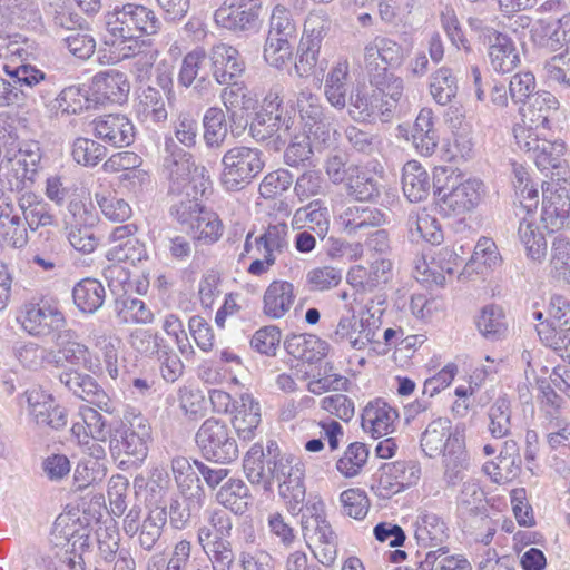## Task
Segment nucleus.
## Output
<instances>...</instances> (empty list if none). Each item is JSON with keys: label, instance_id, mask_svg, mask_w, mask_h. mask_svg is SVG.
Returning <instances> with one entry per match:
<instances>
[{"label": "nucleus", "instance_id": "4d7b16f0", "mask_svg": "<svg viewBox=\"0 0 570 570\" xmlns=\"http://www.w3.org/2000/svg\"><path fill=\"white\" fill-rule=\"evenodd\" d=\"M421 570H471V564L463 556L449 553L448 547H439L425 554L420 562Z\"/></svg>", "mask_w": 570, "mask_h": 570}, {"label": "nucleus", "instance_id": "de8ad7c7", "mask_svg": "<svg viewBox=\"0 0 570 570\" xmlns=\"http://www.w3.org/2000/svg\"><path fill=\"white\" fill-rule=\"evenodd\" d=\"M249 500V488L240 479H228L216 492V501L238 515L247 511Z\"/></svg>", "mask_w": 570, "mask_h": 570}, {"label": "nucleus", "instance_id": "7c9ffc66", "mask_svg": "<svg viewBox=\"0 0 570 570\" xmlns=\"http://www.w3.org/2000/svg\"><path fill=\"white\" fill-rule=\"evenodd\" d=\"M439 262L448 259L445 265H438L434 261L428 263L424 257L415 259V265L412 271L413 278L421 285H445L448 282H452L451 278H446L444 272L452 276L454 273L451 266V259L455 262L459 259L458 255L452 249L445 247L441 248L438 254Z\"/></svg>", "mask_w": 570, "mask_h": 570}, {"label": "nucleus", "instance_id": "774afa93", "mask_svg": "<svg viewBox=\"0 0 570 570\" xmlns=\"http://www.w3.org/2000/svg\"><path fill=\"white\" fill-rule=\"evenodd\" d=\"M370 451L366 444L362 442L351 443L343 456L337 460L336 469L345 478L357 475L368 459Z\"/></svg>", "mask_w": 570, "mask_h": 570}, {"label": "nucleus", "instance_id": "e433bc0d", "mask_svg": "<svg viewBox=\"0 0 570 570\" xmlns=\"http://www.w3.org/2000/svg\"><path fill=\"white\" fill-rule=\"evenodd\" d=\"M489 59L492 69L499 73L511 72L520 62V56L513 40L498 31L489 36Z\"/></svg>", "mask_w": 570, "mask_h": 570}, {"label": "nucleus", "instance_id": "c85d7f7f", "mask_svg": "<svg viewBox=\"0 0 570 570\" xmlns=\"http://www.w3.org/2000/svg\"><path fill=\"white\" fill-rule=\"evenodd\" d=\"M399 419L397 411L382 399L370 402L361 415V425L373 438H380L393 432Z\"/></svg>", "mask_w": 570, "mask_h": 570}, {"label": "nucleus", "instance_id": "9d476101", "mask_svg": "<svg viewBox=\"0 0 570 570\" xmlns=\"http://www.w3.org/2000/svg\"><path fill=\"white\" fill-rule=\"evenodd\" d=\"M261 0H225L216 9V24L236 35L249 36L261 29Z\"/></svg>", "mask_w": 570, "mask_h": 570}, {"label": "nucleus", "instance_id": "f8f14e48", "mask_svg": "<svg viewBox=\"0 0 570 570\" xmlns=\"http://www.w3.org/2000/svg\"><path fill=\"white\" fill-rule=\"evenodd\" d=\"M28 403V413L39 428L60 430L68 423L67 410L59 405L51 394L41 389H31L24 392Z\"/></svg>", "mask_w": 570, "mask_h": 570}, {"label": "nucleus", "instance_id": "2f4dec72", "mask_svg": "<svg viewBox=\"0 0 570 570\" xmlns=\"http://www.w3.org/2000/svg\"><path fill=\"white\" fill-rule=\"evenodd\" d=\"M399 129L405 132L406 139L412 141L415 149L422 156H431L435 151L439 144V135L434 128L431 109H422L410 129L403 126H399Z\"/></svg>", "mask_w": 570, "mask_h": 570}, {"label": "nucleus", "instance_id": "37998d69", "mask_svg": "<svg viewBox=\"0 0 570 570\" xmlns=\"http://www.w3.org/2000/svg\"><path fill=\"white\" fill-rule=\"evenodd\" d=\"M307 224L308 229L323 240L330 229L328 209L321 206L320 200L311 202L307 206L298 208L293 217V228L302 229Z\"/></svg>", "mask_w": 570, "mask_h": 570}, {"label": "nucleus", "instance_id": "f257e3e1", "mask_svg": "<svg viewBox=\"0 0 570 570\" xmlns=\"http://www.w3.org/2000/svg\"><path fill=\"white\" fill-rule=\"evenodd\" d=\"M161 28L163 22L151 8L128 2L116 6L107 14L104 42L107 46L121 45L132 38L157 35Z\"/></svg>", "mask_w": 570, "mask_h": 570}, {"label": "nucleus", "instance_id": "1a4fd4ad", "mask_svg": "<svg viewBox=\"0 0 570 570\" xmlns=\"http://www.w3.org/2000/svg\"><path fill=\"white\" fill-rule=\"evenodd\" d=\"M550 131L534 132L524 127H514L513 135L518 147L533 159L541 171L560 170L567 163L563 158L566 144L560 139H550Z\"/></svg>", "mask_w": 570, "mask_h": 570}, {"label": "nucleus", "instance_id": "79ce46f5", "mask_svg": "<svg viewBox=\"0 0 570 570\" xmlns=\"http://www.w3.org/2000/svg\"><path fill=\"white\" fill-rule=\"evenodd\" d=\"M382 104L374 92L368 94L357 89L351 94L347 112L354 121L374 124L380 120L382 122Z\"/></svg>", "mask_w": 570, "mask_h": 570}, {"label": "nucleus", "instance_id": "aec40b11", "mask_svg": "<svg viewBox=\"0 0 570 570\" xmlns=\"http://www.w3.org/2000/svg\"><path fill=\"white\" fill-rule=\"evenodd\" d=\"M367 73L370 83L374 87L373 92L383 107L382 122H389L393 118L395 109L403 97V79L385 69Z\"/></svg>", "mask_w": 570, "mask_h": 570}, {"label": "nucleus", "instance_id": "ddd939ff", "mask_svg": "<svg viewBox=\"0 0 570 570\" xmlns=\"http://www.w3.org/2000/svg\"><path fill=\"white\" fill-rule=\"evenodd\" d=\"M138 227L136 224L117 226L109 235L110 248L106 257L110 262L130 263L135 265L147 259L145 243L137 237Z\"/></svg>", "mask_w": 570, "mask_h": 570}, {"label": "nucleus", "instance_id": "4be33fe9", "mask_svg": "<svg viewBox=\"0 0 570 570\" xmlns=\"http://www.w3.org/2000/svg\"><path fill=\"white\" fill-rule=\"evenodd\" d=\"M208 57L213 77L219 85L234 82L245 71V61L239 51L227 43L214 45Z\"/></svg>", "mask_w": 570, "mask_h": 570}, {"label": "nucleus", "instance_id": "a211bd4d", "mask_svg": "<svg viewBox=\"0 0 570 570\" xmlns=\"http://www.w3.org/2000/svg\"><path fill=\"white\" fill-rule=\"evenodd\" d=\"M453 436L464 439V428L456 425L452 429V422L448 417H438L431 421L420 438V448L425 456L436 458L450 450Z\"/></svg>", "mask_w": 570, "mask_h": 570}, {"label": "nucleus", "instance_id": "603ef678", "mask_svg": "<svg viewBox=\"0 0 570 570\" xmlns=\"http://www.w3.org/2000/svg\"><path fill=\"white\" fill-rule=\"evenodd\" d=\"M0 237L3 243L13 248H23L29 240L24 222L12 209L0 213Z\"/></svg>", "mask_w": 570, "mask_h": 570}, {"label": "nucleus", "instance_id": "f03ea898", "mask_svg": "<svg viewBox=\"0 0 570 570\" xmlns=\"http://www.w3.org/2000/svg\"><path fill=\"white\" fill-rule=\"evenodd\" d=\"M484 194V185L480 179H464L454 170L445 168L434 173V195L442 210L460 215L472 210Z\"/></svg>", "mask_w": 570, "mask_h": 570}, {"label": "nucleus", "instance_id": "6e6552de", "mask_svg": "<svg viewBox=\"0 0 570 570\" xmlns=\"http://www.w3.org/2000/svg\"><path fill=\"white\" fill-rule=\"evenodd\" d=\"M17 320L30 335L50 337L58 346H61L65 340L73 337L71 330H65L63 314L46 302L26 304Z\"/></svg>", "mask_w": 570, "mask_h": 570}, {"label": "nucleus", "instance_id": "338daca9", "mask_svg": "<svg viewBox=\"0 0 570 570\" xmlns=\"http://www.w3.org/2000/svg\"><path fill=\"white\" fill-rule=\"evenodd\" d=\"M107 155V148L96 140L78 137L71 148L73 160L85 167L97 166Z\"/></svg>", "mask_w": 570, "mask_h": 570}, {"label": "nucleus", "instance_id": "cd10ccee", "mask_svg": "<svg viewBox=\"0 0 570 570\" xmlns=\"http://www.w3.org/2000/svg\"><path fill=\"white\" fill-rule=\"evenodd\" d=\"M4 70L13 79V83L0 77V107L13 105L20 100L17 85L32 88L46 78L43 71L31 65H21L13 69L6 66Z\"/></svg>", "mask_w": 570, "mask_h": 570}, {"label": "nucleus", "instance_id": "052dcab7", "mask_svg": "<svg viewBox=\"0 0 570 570\" xmlns=\"http://www.w3.org/2000/svg\"><path fill=\"white\" fill-rule=\"evenodd\" d=\"M233 521L224 510H214L209 513L208 524L198 529V542L205 543L215 540L230 539Z\"/></svg>", "mask_w": 570, "mask_h": 570}, {"label": "nucleus", "instance_id": "423d86ee", "mask_svg": "<svg viewBox=\"0 0 570 570\" xmlns=\"http://www.w3.org/2000/svg\"><path fill=\"white\" fill-rule=\"evenodd\" d=\"M263 151L248 146H234L222 157L220 184L228 191L249 185L264 169Z\"/></svg>", "mask_w": 570, "mask_h": 570}, {"label": "nucleus", "instance_id": "c756f323", "mask_svg": "<svg viewBox=\"0 0 570 570\" xmlns=\"http://www.w3.org/2000/svg\"><path fill=\"white\" fill-rule=\"evenodd\" d=\"M403 61V48L389 38H376L364 49V62L367 72L397 67Z\"/></svg>", "mask_w": 570, "mask_h": 570}, {"label": "nucleus", "instance_id": "39448f33", "mask_svg": "<svg viewBox=\"0 0 570 570\" xmlns=\"http://www.w3.org/2000/svg\"><path fill=\"white\" fill-rule=\"evenodd\" d=\"M200 455L208 462L229 464L239 456V448L233 430L219 419H206L195 434Z\"/></svg>", "mask_w": 570, "mask_h": 570}, {"label": "nucleus", "instance_id": "6e6d98bb", "mask_svg": "<svg viewBox=\"0 0 570 570\" xmlns=\"http://www.w3.org/2000/svg\"><path fill=\"white\" fill-rule=\"evenodd\" d=\"M293 287H267L263 296V313L269 318L283 317L294 303Z\"/></svg>", "mask_w": 570, "mask_h": 570}, {"label": "nucleus", "instance_id": "20e7f679", "mask_svg": "<svg viewBox=\"0 0 570 570\" xmlns=\"http://www.w3.org/2000/svg\"><path fill=\"white\" fill-rule=\"evenodd\" d=\"M125 420L111 430L109 438L110 454L115 460L120 459L121 464L130 461V459H132V463H141L148 454L150 425L140 414L134 415L132 421H129L127 416H125Z\"/></svg>", "mask_w": 570, "mask_h": 570}, {"label": "nucleus", "instance_id": "ea45409f", "mask_svg": "<svg viewBox=\"0 0 570 570\" xmlns=\"http://www.w3.org/2000/svg\"><path fill=\"white\" fill-rule=\"evenodd\" d=\"M92 88L104 100L122 104L128 98L130 82L124 72L111 69L98 72L92 78Z\"/></svg>", "mask_w": 570, "mask_h": 570}, {"label": "nucleus", "instance_id": "0eeeda50", "mask_svg": "<svg viewBox=\"0 0 570 570\" xmlns=\"http://www.w3.org/2000/svg\"><path fill=\"white\" fill-rule=\"evenodd\" d=\"M161 171L169 181L170 195H180L183 190L194 185L196 178L209 179L206 169L198 167L193 155L180 147L173 136L165 137Z\"/></svg>", "mask_w": 570, "mask_h": 570}, {"label": "nucleus", "instance_id": "a19ab883", "mask_svg": "<svg viewBox=\"0 0 570 570\" xmlns=\"http://www.w3.org/2000/svg\"><path fill=\"white\" fill-rule=\"evenodd\" d=\"M232 423L239 439L250 441L261 423V406L250 394H242L240 404L234 410Z\"/></svg>", "mask_w": 570, "mask_h": 570}, {"label": "nucleus", "instance_id": "c03bdc74", "mask_svg": "<svg viewBox=\"0 0 570 570\" xmlns=\"http://www.w3.org/2000/svg\"><path fill=\"white\" fill-rule=\"evenodd\" d=\"M347 61H338L327 73L324 92L327 101L334 108L342 110L346 107V96L350 89Z\"/></svg>", "mask_w": 570, "mask_h": 570}, {"label": "nucleus", "instance_id": "2eb2a0df", "mask_svg": "<svg viewBox=\"0 0 570 570\" xmlns=\"http://www.w3.org/2000/svg\"><path fill=\"white\" fill-rule=\"evenodd\" d=\"M210 185L207 178H196L191 187H187L180 195H175L177 199L170 206L171 217L185 229L191 230L197 226V222L206 212L200 197Z\"/></svg>", "mask_w": 570, "mask_h": 570}, {"label": "nucleus", "instance_id": "13d9d810", "mask_svg": "<svg viewBox=\"0 0 570 570\" xmlns=\"http://www.w3.org/2000/svg\"><path fill=\"white\" fill-rule=\"evenodd\" d=\"M288 226L284 222L276 224H269L265 232L255 239L257 250H262L266 254H272V257L276 258V255L283 254L288 248Z\"/></svg>", "mask_w": 570, "mask_h": 570}, {"label": "nucleus", "instance_id": "5701e85b", "mask_svg": "<svg viewBox=\"0 0 570 570\" xmlns=\"http://www.w3.org/2000/svg\"><path fill=\"white\" fill-rule=\"evenodd\" d=\"M275 479L279 481L278 493L287 511L294 517L298 515L305 507L306 497L302 464L295 463L284 469V471H278Z\"/></svg>", "mask_w": 570, "mask_h": 570}, {"label": "nucleus", "instance_id": "f3484780", "mask_svg": "<svg viewBox=\"0 0 570 570\" xmlns=\"http://www.w3.org/2000/svg\"><path fill=\"white\" fill-rule=\"evenodd\" d=\"M58 379L77 397L107 413L114 412L109 396L92 376L70 370L61 372Z\"/></svg>", "mask_w": 570, "mask_h": 570}, {"label": "nucleus", "instance_id": "c9c22d12", "mask_svg": "<svg viewBox=\"0 0 570 570\" xmlns=\"http://www.w3.org/2000/svg\"><path fill=\"white\" fill-rule=\"evenodd\" d=\"M542 193L541 220L549 233L561 229L569 222L570 197L562 190Z\"/></svg>", "mask_w": 570, "mask_h": 570}, {"label": "nucleus", "instance_id": "b1692460", "mask_svg": "<svg viewBox=\"0 0 570 570\" xmlns=\"http://www.w3.org/2000/svg\"><path fill=\"white\" fill-rule=\"evenodd\" d=\"M283 100L277 94L269 92L261 110L255 112L250 120L249 136L256 141H265L277 134L282 128V115L279 108Z\"/></svg>", "mask_w": 570, "mask_h": 570}, {"label": "nucleus", "instance_id": "8fccbe9b", "mask_svg": "<svg viewBox=\"0 0 570 570\" xmlns=\"http://www.w3.org/2000/svg\"><path fill=\"white\" fill-rule=\"evenodd\" d=\"M203 138L209 149H219L228 137L225 111L219 107H209L203 116Z\"/></svg>", "mask_w": 570, "mask_h": 570}, {"label": "nucleus", "instance_id": "9b49d317", "mask_svg": "<svg viewBox=\"0 0 570 570\" xmlns=\"http://www.w3.org/2000/svg\"><path fill=\"white\" fill-rule=\"evenodd\" d=\"M304 131L312 135L315 142L327 145L333 130V116L327 114L321 98L309 90H302L296 100Z\"/></svg>", "mask_w": 570, "mask_h": 570}, {"label": "nucleus", "instance_id": "bf43d9fd", "mask_svg": "<svg viewBox=\"0 0 570 570\" xmlns=\"http://www.w3.org/2000/svg\"><path fill=\"white\" fill-rule=\"evenodd\" d=\"M208 58L206 51L199 47L185 55L177 76L178 85L190 88L195 80H198V77L207 72Z\"/></svg>", "mask_w": 570, "mask_h": 570}, {"label": "nucleus", "instance_id": "a18cd8bd", "mask_svg": "<svg viewBox=\"0 0 570 570\" xmlns=\"http://www.w3.org/2000/svg\"><path fill=\"white\" fill-rule=\"evenodd\" d=\"M443 479L449 487H454L463 480L464 471L468 470L470 464L464 439L453 436L450 450L443 454Z\"/></svg>", "mask_w": 570, "mask_h": 570}, {"label": "nucleus", "instance_id": "3c124183", "mask_svg": "<svg viewBox=\"0 0 570 570\" xmlns=\"http://www.w3.org/2000/svg\"><path fill=\"white\" fill-rule=\"evenodd\" d=\"M167 522V509L165 505H156L149 510L138 530L139 546L150 551L161 537L163 528Z\"/></svg>", "mask_w": 570, "mask_h": 570}, {"label": "nucleus", "instance_id": "4c0bfd02", "mask_svg": "<svg viewBox=\"0 0 570 570\" xmlns=\"http://www.w3.org/2000/svg\"><path fill=\"white\" fill-rule=\"evenodd\" d=\"M402 189L411 203L428 198L434 190V178L431 180L426 169L416 160L407 161L402 170Z\"/></svg>", "mask_w": 570, "mask_h": 570}, {"label": "nucleus", "instance_id": "0e129e2a", "mask_svg": "<svg viewBox=\"0 0 570 570\" xmlns=\"http://www.w3.org/2000/svg\"><path fill=\"white\" fill-rule=\"evenodd\" d=\"M296 36L297 27L292 12L284 6H275L269 18L267 38L272 40L279 38L281 40L295 41Z\"/></svg>", "mask_w": 570, "mask_h": 570}, {"label": "nucleus", "instance_id": "bb28decb", "mask_svg": "<svg viewBox=\"0 0 570 570\" xmlns=\"http://www.w3.org/2000/svg\"><path fill=\"white\" fill-rule=\"evenodd\" d=\"M488 512L487 499L483 490L475 481H466L456 498V514L463 527L475 529L478 519Z\"/></svg>", "mask_w": 570, "mask_h": 570}, {"label": "nucleus", "instance_id": "e2e57ef3", "mask_svg": "<svg viewBox=\"0 0 570 570\" xmlns=\"http://www.w3.org/2000/svg\"><path fill=\"white\" fill-rule=\"evenodd\" d=\"M489 432L495 439H502L511 431V403L507 397H498L488 411Z\"/></svg>", "mask_w": 570, "mask_h": 570}, {"label": "nucleus", "instance_id": "473e14b6", "mask_svg": "<svg viewBox=\"0 0 570 570\" xmlns=\"http://www.w3.org/2000/svg\"><path fill=\"white\" fill-rule=\"evenodd\" d=\"M421 478V465L417 461H395L381 466L380 484L397 493L415 485Z\"/></svg>", "mask_w": 570, "mask_h": 570}, {"label": "nucleus", "instance_id": "680f3d73", "mask_svg": "<svg viewBox=\"0 0 570 570\" xmlns=\"http://www.w3.org/2000/svg\"><path fill=\"white\" fill-rule=\"evenodd\" d=\"M90 107L88 91L78 86H69L60 91L53 101V109L66 115H77Z\"/></svg>", "mask_w": 570, "mask_h": 570}, {"label": "nucleus", "instance_id": "4468645a", "mask_svg": "<svg viewBox=\"0 0 570 570\" xmlns=\"http://www.w3.org/2000/svg\"><path fill=\"white\" fill-rule=\"evenodd\" d=\"M337 224L347 236L368 234L372 228H379L387 223L386 214L373 206L348 204L337 215Z\"/></svg>", "mask_w": 570, "mask_h": 570}, {"label": "nucleus", "instance_id": "412c9836", "mask_svg": "<svg viewBox=\"0 0 570 570\" xmlns=\"http://www.w3.org/2000/svg\"><path fill=\"white\" fill-rule=\"evenodd\" d=\"M88 341L102 355L106 370L111 379L118 376V354L122 345L121 338L105 322H91L87 326Z\"/></svg>", "mask_w": 570, "mask_h": 570}, {"label": "nucleus", "instance_id": "69168bd1", "mask_svg": "<svg viewBox=\"0 0 570 570\" xmlns=\"http://www.w3.org/2000/svg\"><path fill=\"white\" fill-rule=\"evenodd\" d=\"M518 235L531 259L541 261L546 256V239L537 232L535 224L533 220L529 219V216L525 215L521 218Z\"/></svg>", "mask_w": 570, "mask_h": 570}, {"label": "nucleus", "instance_id": "7ed1b4c3", "mask_svg": "<svg viewBox=\"0 0 570 570\" xmlns=\"http://www.w3.org/2000/svg\"><path fill=\"white\" fill-rule=\"evenodd\" d=\"M203 556H191V544L180 540L175 544L173 554L164 570H227L235 554L229 539L200 543Z\"/></svg>", "mask_w": 570, "mask_h": 570}, {"label": "nucleus", "instance_id": "09e8293b", "mask_svg": "<svg viewBox=\"0 0 570 570\" xmlns=\"http://www.w3.org/2000/svg\"><path fill=\"white\" fill-rule=\"evenodd\" d=\"M19 208L22 212L24 224L31 230L53 224L49 204L32 193H26L20 197Z\"/></svg>", "mask_w": 570, "mask_h": 570}, {"label": "nucleus", "instance_id": "58836bf2", "mask_svg": "<svg viewBox=\"0 0 570 570\" xmlns=\"http://www.w3.org/2000/svg\"><path fill=\"white\" fill-rule=\"evenodd\" d=\"M284 347L293 357L314 364L325 357L328 344L313 334H291L286 337Z\"/></svg>", "mask_w": 570, "mask_h": 570}, {"label": "nucleus", "instance_id": "72a5a7b5", "mask_svg": "<svg viewBox=\"0 0 570 570\" xmlns=\"http://www.w3.org/2000/svg\"><path fill=\"white\" fill-rule=\"evenodd\" d=\"M299 514H302V533L306 541L315 542L320 539L332 538L334 531L326 520L325 504L322 499H309Z\"/></svg>", "mask_w": 570, "mask_h": 570}, {"label": "nucleus", "instance_id": "864d4df0", "mask_svg": "<svg viewBox=\"0 0 570 570\" xmlns=\"http://www.w3.org/2000/svg\"><path fill=\"white\" fill-rule=\"evenodd\" d=\"M138 99L137 112L144 120H149L154 124L167 121L168 111L159 90L148 86L141 91Z\"/></svg>", "mask_w": 570, "mask_h": 570}, {"label": "nucleus", "instance_id": "393cba45", "mask_svg": "<svg viewBox=\"0 0 570 570\" xmlns=\"http://www.w3.org/2000/svg\"><path fill=\"white\" fill-rule=\"evenodd\" d=\"M205 493L198 484L183 485L180 494L171 499L169 504V522L175 529H184L190 518L198 513L204 504Z\"/></svg>", "mask_w": 570, "mask_h": 570}, {"label": "nucleus", "instance_id": "dca6fc26", "mask_svg": "<svg viewBox=\"0 0 570 570\" xmlns=\"http://www.w3.org/2000/svg\"><path fill=\"white\" fill-rule=\"evenodd\" d=\"M559 100L550 91H537L529 100V106L522 111V124L514 127H524L534 132L551 131L559 114Z\"/></svg>", "mask_w": 570, "mask_h": 570}, {"label": "nucleus", "instance_id": "a878e982", "mask_svg": "<svg viewBox=\"0 0 570 570\" xmlns=\"http://www.w3.org/2000/svg\"><path fill=\"white\" fill-rule=\"evenodd\" d=\"M281 462L267 461L264 446L255 443L245 454L244 472L252 484L261 485L265 491L271 490L272 481L278 473Z\"/></svg>", "mask_w": 570, "mask_h": 570}, {"label": "nucleus", "instance_id": "49530a36", "mask_svg": "<svg viewBox=\"0 0 570 570\" xmlns=\"http://www.w3.org/2000/svg\"><path fill=\"white\" fill-rule=\"evenodd\" d=\"M415 538L424 548L442 547L448 539V527L438 514L425 511L416 520Z\"/></svg>", "mask_w": 570, "mask_h": 570}, {"label": "nucleus", "instance_id": "6ab92c4d", "mask_svg": "<svg viewBox=\"0 0 570 570\" xmlns=\"http://www.w3.org/2000/svg\"><path fill=\"white\" fill-rule=\"evenodd\" d=\"M94 136L104 142L122 148L135 140V127L131 120L121 114L100 116L92 121Z\"/></svg>", "mask_w": 570, "mask_h": 570}, {"label": "nucleus", "instance_id": "5fc2aeb1", "mask_svg": "<svg viewBox=\"0 0 570 570\" xmlns=\"http://www.w3.org/2000/svg\"><path fill=\"white\" fill-rule=\"evenodd\" d=\"M430 94L441 106H446L456 97L458 81L450 68L441 67L431 75Z\"/></svg>", "mask_w": 570, "mask_h": 570}, {"label": "nucleus", "instance_id": "f704fd0d", "mask_svg": "<svg viewBox=\"0 0 570 570\" xmlns=\"http://www.w3.org/2000/svg\"><path fill=\"white\" fill-rule=\"evenodd\" d=\"M350 177L345 185L346 194L360 203L375 202L382 193V185L367 168L351 164Z\"/></svg>", "mask_w": 570, "mask_h": 570}]
</instances>
